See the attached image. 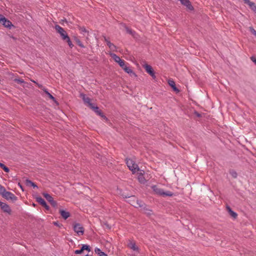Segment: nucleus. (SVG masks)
Listing matches in <instances>:
<instances>
[{
	"label": "nucleus",
	"instance_id": "dca6fc26",
	"mask_svg": "<svg viewBox=\"0 0 256 256\" xmlns=\"http://www.w3.org/2000/svg\"><path fill=\"white\" fill-rule=\"evenodd\" d=\"M104 40L112 50L114 51L116 50V46L113 44L111 43L106 37H104Z\"/></svg>",
	"mask_w": 256,
	"mask_h": 256
},
{
	"label": "nucleus",
	"instance_id": "58836bf2",
	"mask_svg": "<svg viewBox=\"0 0 256 256\" xmlns=\"http://www.w3.org/2000/svg\"><path fill=\"white\" fill-rule=\"evenodd\" d=\"M97 114L102 117H104V116L103 115L102 113L101 112L100 110H99V112L97 113Z\"/></svg>",
	"mask_w": 256,
	"mask_h": 256
},
{
	"label": "nucleus",
	"instance_id": "72a5a7b5",
	"mask_svg": "<svg viewBox=\"0 0 256 256\" xmlns=\"http://www.w3.org/2000/svg\"><path fill=\"white\" fill-rule=\"evenodd\" d=\"M76 42L80 46L81 48H84V46L79 40H77Z\"/></svg>",
	"mask_w": 256,
	"mask_h": 256
},
{
	"label": "nucleus",
	"instance_id": "a19ab883",
	"mask_svg": "<svg viewBox=\"0 0 256 256\" xmlns=\"http://www.w3.org/2000/svg\"><path fill=\"white\" fill-rule=\"evenodd\" d=\"M81 30L82 32H86V29L84 28H81Z\"/></svg>",
	"mask_w": 256,
	"mask_h": 256
},
{
	"label": "nucleus",
	"instance_id": "f03ea898",
	"mask_svg": "<svg viewBox=\"0 0 256 256\" xmlns=\"http://www.w3.org/2000/svg\"><path fill=\"white\" fill-rule=\"evenodd\" d=\"M126 164L129 169L132 172L135 173L136 170H139V168L137 164L132 159L128 158L126 160Z\"/></svg>",
	"mask_w": 256,
	"mask_h": 256
},
{
	"label": "nucleus",
	"instance_id": "2f4dec72",
	"mask_svg": "<svg viewBox=\"0 0 256 256\" xmlns=\"http://www.w3.org/2000/svg\"><path fill=\"white\" fill-rule=\"evenodd\" d=\"M92 109L94 110V111L96 112V114L99 112V108L97 106H93L92 108Z\"/></svg>",
	"mask_w": 256,
	"mask_h": 256
},
{
	"label": "nucleus",
	"instance_id": "1a4fd4ad",
	"mask_svg": "<svg viewBox=\"0 0 256 256\" xmlns=\"http://www.w3.org/2000/svg\"><path fill=\"white\" fill-rule=\"evenodd\" d=\"M144 68L146 71L151 76L154 78H156V76L153 70L152 67L147 64L144 65Z\"/></svg>",
	"mask_w": 256,
	"mask_h": 256
},
{
	"label": "nucleus",
	"instance_id": "2eb2a0df",
	"mask_svg": "<svg viewBox=\"0 0 256 256\" xmlns=\"http://www.w3.org/2000/svg\"><path fill=\"white\" fill-rule=\"evenodd\" d=\"M37 202L40 203L42 206L44 207L46 210L49 208L48 206L47 205L45 200L41 197H38L36 198Z\"/></svg>",
	"mask_w": 256,
	"mask_h": 256
},
{
	"label": "nucleus",
	"instance_id": "5701e85b",
	"mask_svg": "<svg viewBox=\"0 0 256 256\" xmlns=\"http://www.w3.org/2000/svg\"><path fill=\"white\" fill-rule=\"evenodd\" d=\"M248 5L250 6V8L256 13V5L254 3L250 2Z\"/></svg>",
	"mask_w": 256,
	"mask_h": 256
},
{
	"label": "nucleus",
	"instance_id": "ddd939ff",
	"mask_svg": "<svg viewBox=\"0 0 256 256\" xmlns=\"http://www.w3.org/2000/svg\"><path fill=\"white\" fill-rule=\"evenodd\" d=\"M128 246L134 251L138 252V248L136 246L135 242H134L130 240Z\"/></svg>",
	"mask_w": 256,
	"mask_h": 256
},
{
	"label": "nucleus",
	"instance_id": "412c9836",
	"mask_svg": "<svg viewBox=\"0 0 256 256\" xmlns=\"http://www.w3.org/2000/svg\"><path fill=\"white\" fill-rule=\"evenodd\" d=\"M44 91L50 99L54 101H56L55 98L46 90V88H44Z\"/></svg>",
	"mask_w": 256,
	"mask_h": 256
},
{
	"label": "nucleus",
	"instance_id": "f3484780",
	"mask_svg": "<svg viewBox=\"0 0 256 256\" xmlns=\"http://www.w3.org/2000/svg\"><path fill=\"white\" fill-rule=\"evenodd\" d=\"M60 213L62 216L65 220L68 218L70 216V213L63 210H60Z\"/></svg>",
	"mask_w": 256,
	"mask_h": 256
},
{
	"label": "nucleus",
	"instance_id": "7c9ffc66",
	"mask_svg": "<svg viewBox=\"0 0 256 256\" xmlns=\"http://www.w3.org/2000/svg\"><path fill=\"white\" fill-rule=\"evenodd\" d=\"M249 30L250 32L256 37V30L252 27H250Z\"/></svg>",
	"mask_w": 256,
	"mask_h": 256
},
{
	"label": "nucleus",
	"instance_id": "c03bdc74",
	"mask_svg": "<svg viewBox=\"0 0 256 256\" xmlns=\"http://www.w3.org/2000/svg\"><path fill=\"white\" fill-rule=\"evenodd\" d=\"M138 206H141L140 204H138Z\"/></svg>",
	"mask_w": 256,
	"mask_h": 256
},
{
	"label": "nucleus",
	"instance_id": "aec40b11",
	"mask_svg": "<svg viewBox=\"0 0 256 256\" xmlns=\"http://www.w3.org/2000/svg\"><path fill=\"white\" fill-rule=\"evenodd\" d=\"M168 83L174 90L178 92V90L176 88L175 82H174V81L172 80H169Z\"/></svg>",
	"mask_w": 256,
	"mask_h": 256
},
{
	"label": "nucleus",
	"instance_id": "20e7f679",
	"mask_svg": "<svg viewBox=\"0 0 256 256\" xmlns=\"http://www.w3.org/2000/svg\"><path fill=\"white\" fill-rule=\"evenodd\" d=\"M73 228L74 231L78 236H82L84 233V228L80 224H74Z\"/></svg>",
	"mask_w": 256,
	"mask_h": 256
},
{
	"label": "nucleus",
	"instance_id": "7ed1b4c3",
	"mask_svg": "<svg viewBox=\"0 0 256 256\" xmlns=\"http://www.w3.org/2000/svg\"><path fill=\"white\" fill-rule=\"evenodd\" d=\"M55 29L56 32L60 35L62 40H65L66 38H68V36L62 28L58 25H56L55 26Z\"/></svg>",
	"mask_w": 256,
	"mask_h": 256
},
{
	"label": "nucleus",
	"instance_id": "79ce46f5",
	"mask_svg": "<svg viewBox=\"0 0 256 256\" xmlns=\"http://www.w3.org/2000/svg\"><path fill=\"white\" fill-rule=\"evenodd\" d=\"M32 82H33L36 84V81L34 80H31Z\"/></svg>",
	"mask_w": 256,
	"mask_h": 256
},
{
	"label": "nucleus",
	"instance_id": "a878e982",
	"mask_svg": "<svg viewBox=\"0 0 256 256\" xmlns=\"http://www.w3.org/2000/svg\"><path fill=\"white\" fill-rule=\"evenodd\" d=\"M6 188L2 186L0 184V195L2 196L6 192Z\"/></svg>",
	"mask_w": 256,
	"mask_h": 256
},
{
	"label": "nucleus",
	"instance_id": "f257e3e1",
	"mask_svg": "<svg viewBox=\"0 0 256 256\" xmlns=\"http://www.w3.org/2000/svg\"><path fill=\"white\" fill-rule=\"evenodd\" d=\"M152 189L155 192L156 194L160 196H172L174 194L172 192L170 191H167L166 192H164V190L162 189L158 188L156 186H152Z\"/></svg>",
	"mask_w": 256,
	"mask_h": 256
},
{
	"label": "nucleus",
	"instance_id": "423d86ee",
	"mask_svg": "<svg viewBox=\"0 0 256 256\" xmlns=\"http://www.w3.org/2000/svg\"><path fill=\"white\" fill-rule=\"evenodd\" d=\"M0 23L6 28H10L12 26V22L2 14H0Z\"/></svg>",
	"mask_w": 256,
	"mask_h": 256
},
{
	"label": "nucleus",
	"instance_id": "b1692460",
	"mask_svg": "<svg viewBox=\"0 0 256 256\" xmlns=\"http://www.w3.org/2000/svg\"><path fill=\"white\" fill-rule=\"evenodd\" d=\"M26 184L27 185L30 186H32V187H34V188H38L37 186L34 183L32 182L30 180H26Z\"/></svg>",
	"mask_w": 256,
	"mask_h": 256
},
{
	"label": "nucleus",
	"instance_id": "a18cd8bd",
	"mask_svg": "<svg viewBox=\"0 0 256 256\" xmlns=\"http://www.w3.org/2000/svg\"><path fill=\"white\" fill-rule=\"evenodd\" d=\"M86 256H89V255H88V254H86Z\"/></svg>",
	"mask_w": 256,
	"mask_h": 256
},
{
	"label": "nucleus",
	"instance_id": "cd10ccee",
	"mask_svg": "<svg viewBox=\"0 0 256 256\" xmlns=\"http://www.w3.org/2000/svg\"><path fill=\"white\" fill-rule=\"evenodd\" d=\"M230 174L234 178H236L237 177V173L234 170H232L230 172Z\"/></svg>",
	"mask_w": 256,
	"mask_h": 256
},
{
	"label": "nucleus",
	"instance_id": "f8f14e48",
	"mask_svg": "<svg viewBox=\"0 0 256 256\" xmlns=\"http://www.w3.org/2000/svg\"><path fill=\"white\" fill-rule=\"evenodd\" d=\"M182 4L186 6V8L192 10H193V6H192L190 2L188 0H180Z\"/></svg>",
	"mask_w": 256,
	"mask_h": 256
},
{
	"label": "nucleus",
	"instance_id": "9d476101",
	"mask_svg": "<svg viewBox=\"0 0 256 256\" xmlns=\"http://www.w3.org/2000/svg\"><path fill=\"white\" fill-rule=\"evenodd\" d=\"M80 96L82 98L84 104L90 108L94 106V104L91 102L90 99L88 97L86 96L85 94H80Z\"/></svg>",
	"mask_w": 256,
	"mask_h": 256
},
{
	"label": "nucleus",
	"instance_id": "ea45409f",
	"mask_svg": "<svg viewBox=\"0 0 256 256\" xmlns=\"http://www.w3.org/2000/svg\"><path fill=\"white\" fill-rule=\"evenodd\" d=\"M243 0L244 2H245L246 4H248L250 2V0Z\"/></svg>",
	"mask_w": 256,
	"mask_h": 256
},
{
	"label": "nucleus",
	"instance_id": "4be33fe9",
	"mask_svg": "<svg viewBox=\"0 0 256 256\" xmlns=\"http://www.w3.org/2000/svg\"><path fill=\"white\" fill-rule=\"evenodd\" d=\"M228 210L230 214V215L234 218H236L237 216V214L232 211L230 207H228Z\"/></svg>",
	"mask_w": 256,
	"mask_h": 256
},
{
	"label": "nucleus",
	"instance_id": "39448f33",
	"mask_svg": "<svg viewBox=\"0 0 256 256\" xmlns=\"http://www.w3.org/2000/svg\"><path fill=\"white\" fill-rule=\"evenodd\" d=\"M0 206L4 212H6L9 214H11L12 210L8 204L0 201Z\"/></svg>",
	"mask_w": 256,
	"mask_h": 256
},
{
	"label": "nucleus",
	"instance_id": "9b49d317",
	"mask_svg": "<svg viewBox=\"0 0 256 256\" xmlns=\"http://www.w3.org/2000/svg\"><path fill=\"white\" fill-rule=\"evenodd\" d=\"M43 196L54 206H56V202L54 200L53 198L49 194L44 193Z\"/></svg>",
	"mask_w": 256,
	"mask_h": 256
},
{
	"label": "nucleus",
	"instance_id": "0eeeda50",
	"mask_svg": "<svg viewBox=\"0 0 256 256\" xmlns=\"http://www.w3.org/2000/svg\"><path fill=\"white\" fill-rule=\"evenodd\" d=\"M2 196L7 200H16L17 199L16 197L12 193L6 190Z\"/></svg>",
	"mask_w": 256,
	"mask_h": 256
},
{
	"label": "nucleus",
	"instance_id": "6ab92c4d",
	"mask_svg": "<svg viewBox=\"0 0 256 256\" xmlns=\"http://www.w3.org/2000/svg\"><path fill=\"white\" fill-rule=\"evenodd\" d=\"M94 252L99 256H108L104 252H102L101 250L98 248L94 249Z\"/></svg>",
	"mask_w": 256,
	"mask_h": 256
},
{
	"label": "nucleus",
	"instance_id": "c85d7f7f",
	"mask_svg": "<svg viewBox=\"0 0 256 256\" xmlns=\"http://www.w3.org/2000/svg\"><path fill=\"white\" fill-rule=\"evenodd\" d=\"M66 40V42H68V44L69 46H70V48H72V46H74V45H73V44H72V42L70 41V38H69V37H68V38H66V40Z\"/></svg>",
	"mask_w": 256,
	"mask_h": 256
},
{
	"label": "nucleus",
	"instance_id": "473e14b6",
	"mask_svg": "<svg viewBox=\"0 0 256 256\" xmlns=\"http://www.w3.org/2000/svg\"><path fill=\"white\" fill-rule=\"evenodd\" d=\"M14 81L16 82H17L18 83H20V84L24 83V80L22 79L15 78L14 80Z\"/></svg>",
	"mask_w": 256,
	"mask_h": 256
},
{
	"label": "nucleus",
	"instance_id": "393cba45",
	"mask_svg": "<svg viewBox=\"0 0 256 256\" xmlns=\"http://www.w3.org/2000/svg\"><path fill=\"white\" fill-rule=\"evenodd\" d=\"M0 167H1L5 172H9L10 170L9 168L6 167L4 164L0 162Z\"/></svg>",
	"mask_w": 256,
	"mask_h": 256
},
{
	"label": "nucleus",
	"instance_id": "e433bc0d",
	"mask_svg": "<svg viewBox=\"0 0 256 256\" xmlns=\"http://www.w3.org/2000/svg\"><path fill=\"white\" fill-rule=\"evenodd\" d=\"M126 30L127 32H128L129 34H130L132 35L134 34L133 32L131 30H130L128 28H126Z\"/></svg>",
	"mask_w": 256,
	"mask_h": 256
},
{
	"label": "nucleus",
	"instance_id": "f704fd0d",
	"mask_svg": "<svg viewBox=\"0 0 256 256\" xmlns=\"http://www.w3.org/2000/svg\"><path fill=\"white\" fill-rule=\"evenodd\" d=\"M250 60L256 65V58L255 56H252L250 57Z\"/></svg>",
	"mask_w": 256,
	"mask_h": 256
},
{
	"label": "nucleus",
	"instance_id": "6e6552de",
	"mask_svg": "<svg viewBox=\"0 0 256 256\" xmlns=\"http://www.w3.org/2000/svg\"><path fill=\"white\" fill-rule=\"evenodd\" d=\"M136 172H138V182L141 184H145L146 180L144 176V172L143 170H140V169L139 170H136Z\"/></svg>",
	"mask_w": 256,
	"mask_h": 256
},
{
	"label": "nucleus",
	"instance_id": "37998d69",
	"mask_svg": "<svg viewBox=\"0 0 256 256\" xmlns=\"http://www.w3.org/2000/svg\"><path fill=\"white\" fill-rule=\"evenodd\" d=\"M196 115H197L198 116H200V114H196Z\"/></svg>",
	"mask_w": 256,
	"mask_h": 256
},
{
	"label": "nucleus",
	"instance_id": "4c0bfd02",
	"mask_svg": "<svg viewBox=\"0 0 256 256\" xmlns=\"http://www.w3.org/2000/svg\"><path fill=\"white\" fill-rule=\"evenodd\" d=\"M36 84H37V86L40 88H42L43 90H44V88H45L44 87L42 86V85L38 84V83H36Z\"/></svg>",
	"mask_w": 256,
	"mask_h": 256
},
{
	"label": "nucleus",
	"instance_id": "c756f323",
	"mask_svg": "<svg viewBox=\"0 0 256 256\" xmlns=\"http://www.w3.org/2000/svg\"><path fill=\"white\" fill-rule=\"evenodd\" d=\"M120 67L122 68L126 66L125 64L124 61V60H121L118 63Z\"/></svg>",
	"mask_w": 256,
	"mask_h": 256
},
{
	"label": "nucleus",
	"instance_id": "c9c22d12",
	"mask_svg": "<svg viewBox=\"0 0 256 256\" xmlns=\"http://www.w3.org/2000/svg\"><path fill=\"white\" fill-rule=\"evenodd\" d=\"M82 252V250H75L74 253L76 254H80Z\"/></svg>",
	"mask_w": 256,
	"mask_h": 256
},
{
	"label": "nucleus",
	"instance_id": "4468645a",
	"mask_svg": "<svg viewBox=\"0 0 256 256\" xmlns=\"http://www.w3.org/2000/svg\"><path fill=\"white\" fill-rule=\"evenodd\" d=\"M123 70L125 71V72L130 74V76H134L135 77L136 76V74L133 72L130 67L126 66L123 68Z\"/></svg>",
	"mask_w": 256,
	"mask_h": 256
},
{
	"label": "nucleus",
	"instance_id": "a211bd4d",
	"mask_svg": "<svg viewBox=\"0 0 256 256\" xmlns=\"http://www.w3.org/2000/svg\"><path fill=\"white\" fill-rule=\"evenodd\" d=\"M110 56L117 63H118L122 60V59H120V58L119 56H118L114 54L110 53Z\"/></svg>",
	"mask_w": 256,
	"mask_h": 256
},
{
	"label": "nucleus",
	"instance_id": "bb28decb",
	"mask_svg": "<svg viewBox=\"0 0 256 256\" xmlns=\"http://www.w3.org/2000/svg\"><path fill=\"white\" fill-rule=\"evenodd\" d=\"M81 250H82V252L84 250H87L88 251L90 252V247L88 246V245H86V244H84L82 245V248H81Z\"/></svg>",
	"mask_w": 256,
	"mask_h": 256
}]
</instances>
